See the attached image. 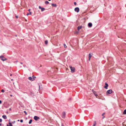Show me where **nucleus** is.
<instances>
[{
	"mask_svg": "<svg viewBox=\"0 0 126 126\" xmlns=\"http://www.w3.org/2000/svg\"><path fill=\"white\" fill-rule=\"evenodd\" d=\"M112 90L111 89H110L107 91L106 92V94L107 95L109 94H111L112 93Z\"/></svg>",
	"mask_w": 126,
	"mask_h": 126,
	"instance_id": "1",
	"label": "nucleus"
},
{
	"mask_svg": "<svg viewBox=\"0 0 126 126\" xmlns=\"http://www.w3.org/2000/svg\"><path fill=\"white\" fill-rule=\"evenodd\" d=\"M70 67L71 71V72L72 73L74 72L75 71V68L74 67H73L71 66H70Z\"/></svg>",
	"mask_w": 126,
	"mask_h": 126,
	"instance_id": "2",
	"label": "nucleus"
},
{
	"mask_svg": "<svg viewBox=\"0 0 126 126\" xmlns=\"http://www.w3.org/2000/svg\"><path fill=\"white\" fill-rule=\"evenodd\" d=\"M0 58L1 60L3 61H5L7 60V59L4 57L3 56H0Z\"/></svg>",
	"mask_w": 126,
	"mask_h": 126,
	"instance_id": "3",
	"label": "nucleus"
},
{
	"mask_svg": "<svg viewBox=\"0 0 126 126\" xmlns=\"http://www.w3.org/2000/svg\"><path fill=\"white\" fill-rule=\"evenodd\" d=\"M74 10L76 12L78 13L79 11V8L77 7L75 8Z\"/></svg>",
	"mask_w": 126,
	"mask_h": 126,
	"instance_id": "4",
	"label": "nucleus"
},
{
	"mask_svg": "<svg viewBox=\"0 0 126 126\" xmlns=\"http://www.w3.org/2000/svg\"><path fill=\"white\" fill-rule=\"evenodd\" d=\"M65 112H63L62 115V117L63 118H65Z\"/></svg>",
	"mask_w": 126,
	"mask_h": 126,
	"instance_id": "5",
	"label": "nucleus"
},
{
	"mask_svg": "<svg viewBox=\"0 0 126 126\" xmlns=\"http://www.w3.org/2000/svg\"><path fill=\"white\" fill-rule=\"evenodd\" d=\"M33 118L35 121H37L38 119H40L39 117L37 116H35Z\"/></svg>",
	"mask_w": 126,
	"mask_h": 126,
	"instance_id": "6",
	"label": "nucleus"
},
{
	"mask_svg": "<svg viewBox=\"0 0 126 126\" xmlns=\"http://www.w3.org/2000/svg\"><path fill=\"white\" fill-rule=\"evenodd\" d=\"M105 87H104L106 89H108V85L106 82L105 83Z\"/></svg>",
	"mask_w": 126,
	"mask_h": 126,
	"instance_id": "7",
	"label": "nucleus"
},
{
	"mask_svg": "<svg viewBox=\"0 0 126 126\" xmlns=\"http://www.w3.org/2000/svg\"><path fill=\"white\" fill-rule=\"evenodd\" d=\"M92 91H93V93H94V95L95 96H97L98 95H97V94L96 92L95 91H94L93 90H92Z\"/></svg>",
	"mask_w": 126,
	"mask_h": 126,
	"instance_id": "8",
	"label": "nucleus"
},
{
	"mask_svg": "<svg viewBox=\"0 0 126 126\" xmlns=\"http://www.w3.org/2000/svg\"><path fill=\"white\" fill-rule=\"evenodd\" d=\"M92 26V24L91 23H89L88 24V26L89 27H91Z\"/></svg>",
	"mask_w": 126,
	"mask_h": 126,
	"instance_id": "9",
	"label": "nucleus"
},
{
	"mask_svg": "<svg viewBox=\"0 0 126 126\" xmlns=\"http://www.w3.org/2000/svg\"><path fill=\"white\" fill-rule=\"evenodd\" d=\"M91 56H92V55H91V53H89V57H88V58H89L88 60L89 61H90V60L91 58Z\"/></svg>",
	"mask_w": 126,
	"mask_h": 126,
	"instance_id": "10",
	"label": "nucleus"
},
{
	"mask_svg": "<svg viewBox=\"0 0 126 126\" xmlns=\"http://www.w3.org/2000/svg\"><path fill=\"white\" fill-rule=\"evenodd\" d=\"M82 26H79L77 28V29L79 31V30L80 29L82 28Z\"/></svg>",
	"mask_w": 126,
	"mask_h": 126,
	"instance_id": "11",
	"label": "nucleus"
},
{
	"mask_svg": "<svg viewBox=\"0 0 126 126\" xmlns=\"http://www.w3.org/2000/svg\"><path fill=\"white\" fill-rule=\"evenodd\" d=\"M52 6L53 7H56L57 6V5L56 4L52 3L51 4Z\"/></svg>",
	"mask_w": 126,
	"mask_h": 126,
	"instance_id": "12",
	"label": "nucleus"
},
{
	"mask_svg": "<svg viewBox=\"0 0 126 126\" xmlns=\"http://www.w3.org/2000/svg\"><path fill=\"white\" fill-rule=\"evenodd\" d=\"M8 124L10 125H9L8 124H7V126H13L12 123L10 122H9Z\"/></svg>",
	"mask_w": 126,
	"mask_h": 126,
	"instance_id": "13",
	"label": "nucleus"
},
{
	"mask_svg": "<svg viewBox=\"0 0 126 126\" xmlns=\"http://www.w3.org/2000/svg\"><path fill=\"white\" fill-rule=\"evenodd\" d=\"M30 95L32 96L33 95H34V94L32 92H30Z\"/></svg>",
	"mask_w": 126,
	"mask_h": 126,
	"instance_id": "14",
	"label": "nucleus"
},
{
	"mask_svg": "<svg viewBox=\"0 0 126 126\" xmlns=\"http://www.w3.org/2000/svg\"><path fill=\"white\" fill-rule=\"evenodd\" d=\"M28 79L29 80L33 81L34 80V79H32V78L31 77H29Z\"/></svg>",
	"mask_w": 126,
	"mask_h": 126,
	"instance_id": "15",
	"label": "nucleus"
},
{
	"mask_svg": "<svg viewBox=\"0 0 126 126\" xmlns=\"http://www.w3.org/2000/svg\"><path fill=\"white\" fill-rule=\"evenodd\" d=\"M2 117L4 119H6L7 118V117L5 115H3L2 116Z\"/></svg>",
	"mask_w": 126,
	"mask_h": 126,
	"instance_id": "16",
	"label": "nucleus"
},
{
	"mask_svg": "<svg viewBox=\"0 0 126 126\" xmlns=\"http://www.w3.org/2000/svg\"><path fill=\"white\" fill-rule=\"evenodd\" d=\"M45 10V9L44 8L42 7L41 9V11L42 12L44 11Z\"/></svg>",
	"mask_w": 126,
	"mask_h": 126,
	"instance_id": "17",
	"label": "nucleus"
},
{
	"mask_svg": "<svg viewBox=\"0 0 126 126\" xmlns=\"http://www.w3.org/2000/svg\"><path fill=\"white\" fill-rule=\"evenodd\" d=\"M123 114H126V109H125L124 110L123 112Z\"/></svg>",
	"mask_w": 126,
	"mask_h": 126,
	"instance_id": "18",
	"label": "nucleus"
},
{
	"mask_svg": "<svg viewBox=\"0 0 126 126\" xmlns=\"http://www.w3.org/2000/svg\"><path fill=\"white\" fill-rule=\"evenodd\" d=\"M49 3V2L47 1H46L45 2V3L46 4H48Z\"/></svg>",
	"mask_w": 126,
	"mask_h": 126,
	"instance_id": "19",
	"label": "nucleus"
},
{
	"mask_svg": "<svg viewBox=\"0 0 126 126\" xmlns=\"http://www.w3.org/2000/svg\"><path fill=\"white\" fill-rule=\"evenodd\" d=\"M31 12H30L29 13H28L27 14V16H28L29 15H31Z\"/></svg>",
	"mask_w": 126,
	"mask_h": 126,
	"instance_id": "20",
	"label": "nucleus"
},
{
	"mask_svg": "<svg viewBox=\"0 0 126 126\" xmlns=\"http://www.w3.org/2000/svg\"><path fill=\"white\" fill-rule=\"evenodd\" d=\"M32 121V119L30 120L29 122V124H31V123Z\"/></svg>",
	"mask_w": 126,
	"mask_h": 126,
	"instance_id": "21",
	"label": "nucleus"
},
{
	"mask_svg": "<svg viewBox=\"0 0 126 126\" xmlns=\"http://www.w3.org/2000/svg\"><path fill=\"white\" fill-rule=\"evenodd\" d=\"M48 43V41L47 40H46L45 41V44H47Z\"/></svg>",
	"mask_w": 126,
	"mask_h": 126,
	"instance_id": "22",
	"label": "nucleus"
},
{
	"mask_svg": "<svg viewBox=\"0 0 126 126\" xmlns=\"http://www.w3.org/2000/svg\"><path fill=\"white\" fill-rule=\"evenodd\" d=\"M85 14L86 15V13L84 12V13H83L82 14V16H84Z\"/></svg>",
	"mask_w": 126,
	"mask_h": 126,
	"instance_id": "23",
	"label": "nucleus"
},
{
	"mask_svg": "<svg viewBox=\"0 0 126 126\" xmlns=\"http://www.w3.org/2000/svg\"><path fill=\"white\" fill-rule=\"evenodd\" d=\"M63 45H64V48H66L67 47H66V45L65 44H64Z\"/></svg>",
	"mask_w": 126,
	"mask_h": 126,
	"instance_id": "24",
	"label": "nucleus"
},
{
	"mask_svg": "<svg viewBox=\"0 0 126 126\" xmlns=\"http://www.w3.org/2000/svg\"><path fill=\"white\" fill-rule=\"evenodd\" d=\"M1 92L2 93H4V91L3 89H2L1 90Z\"/></svg>",
	"mask_w": 126,
	"mask_h": 126,
	"instance_id": "25",
	"label": "nucleus"
},
{
	"mask_svg": "<svg viewBox=\"0 0 126 126\" xmlns=\"http://www.w3.org/2000/svg\"><path fill=\"white\" fill-rule=\"evenodd\" d=\"M32 77L33 79H34L36 78V77L33 75L32 76Z\"/></svg>",
	"mask_w": 126,
	"mask_h": 126,
	"instance_id": "26",
	"label": "nucleus"
},
{
	"mask_svg": "<svg viewBox=\"0 0 126 126\" xmlns=\"http://www.w3.org/2000/svg\"><path fill=\"white\" fill-rule=\"evenodd\" d=\"M24 112L25 113V114L26 115H27V113L26 112V111H24Z\"/></svg>",
	"mask_w": 126,
	"mask_h": 126,
	"instance_id": "27",
	"label": "nucleus"
},
{
	"mask_svg": "<svg viewBox=\"0 0 126 126\" xmlns=\"http://www.w3.org/2000/svg\"><path fill=\"white\" fill-rule=\"evenodd\" d=\"M15 121H13V122H11L12 123H13V124H14L15 123Z\"/></svg>",
	"mask_w": 126,
	"mask_h": 126,
	"instance_id": "28",
	"label": "nucleus"
},
{
	"mask_svg": "<svg viewBox=\"0 0 126 126\" xmlns=\"http://www.w3.org/2000/svg\"><path fill=\"white\" fill-rule=\"evenodd\" d=\"M20 122L21 123H22L23 122V120L22 119L20 120Z\"/></svg>",
	"mask_w": 126,
	"mask_h": 126,
	"instance_id": "29",
	"label": "nucleus"
},
{
	"mask_svg": "<svg viewBox=\"0 0 126 126\" xmlns=\"http://www.w3.org/2000/svg\"><path fill=\"white\" fill-rule=\"evenodd\" d=\"M94 124H95V125H96V122L95 121H94Z\"/></svg>",
	"mask_w": 126,
	"mask_h": 126,
	"instance_id": "30",
	"label": "nucleus"
},
{
	"mask_svg": "<svg viewBox=\"0 0 126 126\" xmlns=\"http://www.w3.org/2000/svg\"><path fill=\"white\" fill-rule=\"evenodd\" d=\"M105 114V113H102V116H104V115Z\"/></svg>",
	"mask_w": 126,
	"mask_h": 126,
	"instance_id": "31",
	"label": "nucleus"
},
{
	"mask_svg": "<svg viewBox=\"0 0 126 126\" xmlns=\"http://www.w3.org/2000/svg\"><path fill=\"white\" fill-rule=\"evenodd\" d=\"M74 4L75 5H76L77 4V3L76 2H74Z\"/></svg>",
	"mask_w": 126,
	"mask_h": 126,
	"instance_id": "32",
	"label": "nucleus"
},
{
	"mask_svg": "<svg viewBox=\"0 0 126 126\" xmlns=\"http://www.w3.org/2000/svg\"><path fill=\"white\" fill-rule=\"evenodd\" d=\"M2 121V119H0V122H1Z\"/></svg>",
	"mask_w": 126,
	"mask_h": 126,
	"instance_id": "33",
	"label": "nucleus"
},
{
	"mask_svg": "<svg viewBox=\"0 0 126 126\" xmlns=\"http://www.w3.org/2000/svg\"><path fill=\"white\" fill-rule=\"evenodd\" d=\"M42 8V7H41L40 6H39V9H41Z\"/></svg>",
	"mask_w": 126,
	"mask_h": 126,
	"instance_id": "34",
	"label": "nucleus"
},
{
	"mask_svg": "<svg viewBox=\"0 0 126 126\" xmlns=\"http://www.w3.org/2000/svg\"><path fill=\"white\" fill-rule=\"evenodd\" d=\"M16 18H17L18 17V16H16Z\"/></svg>",
	"mask_w": 126,
	"mask_h": 126,
	"instance_id": "35",
	"label": "nucleus"
},
{
	"mask_svg": "<svg viewBox=\"0 0 126 126\" xmlns=\"http://www.w3.org/2000/svg\"><path fill=\"white\" fill-rule=\"evenodd\" d=\"M2 103V101L0 100V104H1Z\"/></svg>",
	"mask_w": 126,
	"mask_h": 126,
	"instance_id": "36",
	"label": "nucleus"
},
{
	"mask_svg": "<svg viewBox=\"0 0 126 126\" xmlns=\"http://www.w3.org/2000/svg\"><path fill=\"white\" fill-rule=\"evenodd\" d=\"M30 10H31V9H29L28 10V11L30 12Z\"/></svg>",
	"mask_w": 126,
	"mask_h": 126,
	"instance_id": "37",
	"label": "nucleus"
},
{
	"mask_svg": "<svg viewBox=\"0 0 126 126\" xmlns=\"http://www.w3.org/2000/svg\"><path fill=\"white\" fill-rule=\"evenodd\" d=\"M10 110H11V108H10L9 109Z\"/></svg>",
	"mask_w": 126,
	"mask_h": 126,
	"instance_id": "38",
	"label": "nucleus"
},
{
	"mask_svg": "<svg viewBox=\"0 0 126 126\" xmlns=\"http://www.w3.org/2000/svg\"><path fill=\"white\" fill-rule=\"evenodd\" d=\"M95 124H94L93 125V126H95Z\"/></svg>",
	"mask_w": 126,
	"mask_h": 126,
	"instance_id": "39",
	"label": "nucleus"
},
{
	"mask_svg": "<svg viewBox=\"0 0 126 126\" xmlns=\"http://www.w3.org/2000/svg\"><path fill=\"white\" fill-rule=\"evenodd\" d=\"M95 124H94L93 125V126H95Z\"/></svg>",
	"mask_w": 126,
	"mask_h": 126,
	"instance_id": "40",
	"label": "nucleus"
},
{
	"mask_svg": "<svg viewBox=\"0 0 126 126\" xmlns=\"http://www.w3.org/2000/svg\"><path fill=\"white\" fill-rule=\"evenodd\" d=\"M104 117H105L104 116H103L102 117V119H103V118H104Z\"/></svg>",
	"mask_w": 126,
	"mask_h": 126,
	"instance_id": "41",
	"label": "nucleus"
},
{
	"mask_svg": "<svg viewBox=\"0 0 126 126\" xmlns=\"http://www.w3.org/2000/svg\"><path fill=\"white\" fill-rule=\"evenodd\" d=\"M10 96H12V94H11V95H10Z\"/></svg>",
	"mask_w": 126,
	"mask_h": 126,
	"instance_id": "42",
	"label": "nucleus"
},
{
	"mask_svg": "<svg viewBox=\"0 0 126 126\" xmlns=\"http://www.w3.org/2000/svg\"><path fill=\"white\" fill-rule=\"evenodd\" d=\"M20 63H21V64H22V63H22V62H20Z\"/></svg>",
	"mask_w": 126,
	"mask_h": 126,
	"instance_id": "43",
	"label": "nucleus"
},
{
	"mask_svg": "<svg viewBox=\"0 0 126 126\" xmlns=\"http://www.w3.org/2000/svg\"><path fill=\"white\" fill-rule=\"evenodd\" d=\"M1 126V123H0V126Z\"/></svg>",
	"mask_w": 126,
	"mask_h": 126,
	"instance_id": "44",
	"label": "nucleus"
},
{
	"mask_svg": "<svg viewBox=\"0 0 126 126\" xmlns=\"http://www.w3.org/2000/svg\"><path fill=\"white\" fill-rule=\"evenodd\" d=\"M10 119L9 120V122H10Z\"/></svg>",
	"mask_w": 126,
	"mask_h": 126,
	"instance_id": "45",
	"label": "nucleus"
},
{
	"mask_svg": "<svg viewBox=\"0 0 126 126\" xmlns=\"http://www.w3.org/2000/svg\"><path fill=\"white\" fill-rule=\"evenodd\" d=\"M12 74H11L10 75V76H12Z\"/></svg>",
	"mask_w": 126,
	"mask_h": 126,
	"instance_id": "46",
	"label": "nucleus"
},
{
	"mask_svg": "<svg viewBox=\"0 0 126 126\" xmlns=\"http://www.w3.org/2000/svg\"><path fill=\"white\" fill-rule=\"evenodd\" d=\"M61 126H63V125H62Z\"/></svg>",
	"mask_w": 126,
	"mask_h": 126,
	"instance_id": "47",
	"label": "nucleus"
},
{
	"mask_svg": "<svg viewBox=\"0 0 126 126\" xmlns=\"http://www.w3.org/2000/svg\"><path fill=\"white\" fill-rule=\"evenodd\" d=\"M48 0V1H50V0Z\"/></svg>",
	"mask_w": 126,
	"mask_h": 126,
	"instance_id": "48",
	"label": "nucleus"
},
{
	"mask_svg": "<svg viewBox=\"0 0 126 126\" xmlns=\"http://www.w3.org/2000/svg\"><path fill=\"white\" fill-rule=\"evenodd\" d=\"M19 121V120H18V121Z\"/></svg>",
	"mask_w": 126,
	"mask_h": 126,
	"instance_id": "49",
	"label": "nucleus"
},
{
	"mask_svg": "<svg viewBox=\"0 0 126 126\" xmlns=\"http://www.w3.org/2000/svg\"><path fill=\"white\" fill-rule=\"evenodd\" d=\"M88 9H87V10H88Z\"/></svg>",
	"mask_w": 126,
	"mask_h": 126,
	"instance_id": "50",
	"label": "nucleus"
},
{
	"mask_svg": "<svg viewBox=\"0 0 126 126\" xmlns=\"http://www.w3.org/2000/svg\"><path fill=\"white\" fill-rule=\"evenodd\" d=\"M13 80V79H11V80Z\"/></svg>",
	"mask_w": 126,
	"mask_h": 126,
	"instance_id": "51",
	"label": "nucleus"
}]
</instances>
